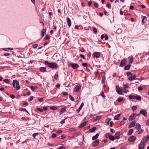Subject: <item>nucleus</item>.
I'll list each match as a JSON object with an SVG mask.
<instances>
[{
  "instance_id": "obj_19",
  "label": "nucleus",
  "mask_w": 149,
  "mask_h": 149,
  "mask_svg": "<svg viewBox=\"0 0 149 149\" xmlns=\"http://www.w3.org/2000/svg\"><path fill=\"white\" fill-rule=\"evenodd\" d=\"M99 136V134L97 133L95 136H93L92 138V140H94L97 139Z\"/></svg>"
},
{
  "instance_id": "obj_62",
  "label": "nucleus",
  "mask_w": 149,
  "mask_h": 149,
  "mask_svg": "<svg viewBox=\"0 0 149 149\" xmlns=\"http://www.w3.org/2000/svg\"><path fill=\"white\" fill-rule=\"evenodd\" d=\"M146 124L147 125L149 126V119L146 122Z\"/></svg>"
},
{
  "instance_id": "obj_38",
  "label": "nucleus",
  "mask_w": 149,
  "mask_h": 149,
  "mask_svg": "<svg viewBox=\"0 0 149 149\" xmlns=\"http://www.w3.org/2000/svg\"><path fill=\"white\" fill-rule=\"evenodd\" d=\"M122 91L125 93H127V92H129V91L127 90H126L125 89H123L122 88Z\"/></svg>"
},
{
  "instance_id": "obj_55",
  "label": "nucleus",
  "mask_w": 149,
  "mask_h": 149,
  "mask_svg": "<svg viewBox=\"0 0 149 149\" xmlns=\"http://www.w3.org/2000/svg\"><path fill=\"white\" fill-rule=\"evenodd\" d=\"M37 109L38 110V111H39L40 112H42L43 111V109H40V108H38Z\"/></svg>"
},
{
  "instance_id": "obj_13",
  "label": "nucleus",
  "mask_w": 149,
  "mask_h": 149,
  "mask_svg": "<svg viewBox=\"0 0 149 149\" xmlns=\"http://www.w3.org/2000/svg\"><path fill=\"white\" fill-rule=\"evenodd\" d=\"M99 143V140H96L93 144V146L94 147L97 146Z\"/></svg>"
},
{
  "instance_id": "obj_51",
  "label": "nucleus",
  "mask_w": 149,
  "mask_h": 149,
  "mask_svg": "<svg viewBox=\"0 0 149 149\" xmlns=\"http://www.w3.org/2000/svg\"><path fill=\"white\" fill-rule=\"evenodd\" d=\"M38 133H34L33 134V135H32V136L33 137H34V138H35V137L36 136V135H38Z\"/></svg>"
},
{
  "instance_id": "obj_11",
  "label": "nucleus",
  "mask_w": 149,
  "mask_h": 149,
  "mask_svg": "<svg viewBox=\"0 0 149 149\" xmlns=\"http://www.w3.org/2000/svg\"><path fill=\"white\" fill-rule=\"evenodd\" d=\"M148 139L146 136H145L142 140L141 142L145 144V143L147 142L148 141Z\"/></svg>"
},
{
  "instance_id": "obj_32",
  "label": "nucleus",
  "mask_w": 149,
  "mask_h": 149,
  "mask_svg": "<svg viewBox=\"0 0 149 149\" xmlns=\"http://www.w3.org/2000/svg\"><path fill=\"white\" fill-rule=\"evenodd\" d=\"M129 59L130 60V63H132L133 60V58L132 56H130L129 57Z\"/></svg>"
},
{
  "instance_id": "obj_6",
  "label": "nucleus",
  "mask_w": 149,
  "mask_h": 149,
  "mask_svg": "<svg viewBox=\"0 0 149 149\" xmlns=\"http://www.w3.org/2000/svg\"><path fill=\"white\" fill-rule=\"evenodd\" d=\"M136 139V137L134 136H132L129 138L128 139V140L130 142H132L134 141Z\"/></svg>"
},
{
  "instance_id": "obj_27",
  "label": "nucleus",
  "mask_w": 149,
  "mask_h": 149,
  "mask_svg": "<svg viewBox=\"0 0 149 149\" xmlns=\"http://www.w3.org/2000/svg\"><path fill=\"white\" fill-rule=\"evenodd\" d=\"M109 139L112 141H113L115 139V137L113 136L110 135L109 138Z\"/></svg>"
},
{
  "instance_id": "obj_17",
  "label": "nucleus",
  "mask_w": 149,
  "mask_h": 149,
  "mask_svg": "<svg viewBox=\"0 0 149 149\" xmlns=\"http://www.w3.org/2000/svg\"><path fill=\"white\" fill-rule=\"evenodd\" d=\"M136 78V76L135 75H133L132 76L128 78L129 80L132 81L134 79Z\"/></svg>"
},
{
  "instance_id": "obj_50",
  "label": "nucleus",
  "mask_w": 149,
  "mask_h": 149,
  "mask_svg": "<svg viewBox=\"0 0 149 149\" xmlns=\"http://www.w3.org/2000/svg\"><path fill=\"white\" fill-rule=\"evenodd\" d=\"M126 74L128 76H129L130 75H132V74L131 72H127Z\"/></svg>"
},
{
  "instance_id": "obj_29",
  "label": "nucleus",
  "mask_w": 149,
  "mask_h": 149,
  "mask_svg": "<svg viewBox=\"0 0 149 149\" xmlns=\"http://www.w3.org/2000/svg\"><path fill=\"white\" fill-rule=\"evenodd\" d=\"M104 38V40H107L108 38V36L105 34H103V38Z\"/></svg>"
},
{
  "instance_id": "obj_56",
  "label": "nucleus",
  "mask_w": 149,
  "mask_h": 149,
  "mask_svg": "<svg viewBox=\"0 0 149 149\" xmlns=\"http://www.w3.org/2000/svg\"><path fill=\"white\" fill-rule=\"evenodd\" d=\"M110 132L112 133L113 134L115 132V131L113 129H111L110 130Z\"/></svg>"
},
{
  "instance_id": "obj_21",
  "label": "nucleus",
  "mask_w": 149,
  "mask_h": 149,
  "mask_svg": "<svg viewBox=\"0 0 149 149\" xmlns=\"http://www.w3.org/2000/svg\"><path fill=\"white\" fill-rule=\"evenodd\" d=\"M93 55L95 57L98 58L100 56V54L99 52H95L93 54Z\"/></svg>"
},
{
  "instance_id": "obj_22",
  "label": "nucleus",
  "mask_w": 149,
  "mask_h": 149,
  "mask_svg": "<svg viewBox=\"0 0 149 149\" xmlns=\"http://www.w3.org/2000/svg\"><path fill=\"white\" fill-rule=\"evenodd\" d=\"M131 65L130 64H128L125 66L124 68V70H128L130 69Z\"/></svg>"
},
{
  "instance_id": "obj_8",
  "label": "nucleus",
  "mask_w": 149,
  "mask_h": 149,
  "mask_svg": "<svg viewBox=\"0 0 149 149\" xmlns=\"http://www.w3.org/2000/svg\"><path fill=\"white\" fill-rule=\"evenodd\" d=\"M145 144L141 142L140 143L139 145V149H143L144 148Z\"/></svg>"
},
{
  "instance_id": "obj_4",
  "label": "nucleus",
  "mask_w": 149,
  "mask_h": 149,
  "mask_svg": "<svg viewBox=\"0 0 149 149\" xmlns=\"http://www.w3.org/2000/svg\"><path fill=\"white\" fill-rule=\"evenodd\" d=\"M140 114H141L143 115L144 116L147 117V112L146 110L144 109H141L140 110L139 113L137 115L138 116Z\"/></svg>"
},
{
  "instance_id": "obj_12",
  "label": "nucleus",
  "mask_w": 149,
  "mask_h": 149,
  "mask_svg": "<svg viewBox=\"0 0 149 149\" xmlns=\"http://www.w3.org/2000/svg\"><path fill=\"white\" fill-rule=\"evenodd\" d=\"M84 105V103H82L79 108L77 110V113H78L80 111L81 109L82 108L83 106Z\"/></svg>"
},
{
  "instance_id": "obj_54",
  "label": "nucleus",
  "mask_w": 149,
  "mask_h": 149,
  "mask_svg": "<svg viewBox=\"0 0 149 149\" xmlns=\"http://www.w3.org/2000/svg\"><path fill=\"white\" fill-rule=\"evenodd\" d=\"M116 32L118 33H120L121 32V30L120 29H118L117 30Z\"/></svg>"
},
{
  "instance_id": "obj_15",
  "label": "nucleus",
  "mask_w": 149,
  "mask_h": 149,
  "mask_svg": "<svg viewBox=\"0 0 149 149\" xmlns=\"http://www.w3.org/2000/svg\"><path fill=\"white\" fill-rule=\"evenodd\" d=\"M39 70L41 72H44L46 71V68L45 67H41L39 68Z\"/></svg>"
},
{
  "instance_id": "obj_64",
  "label": "nucleus",
  "mask_w": 149,
  "mask_h": 149,
  "mask_svg": "<svg viewBox=\"0 0 149 149\" xmlns=\"http://www.w3.org/2000/svg\"><path fill=\"white\" fill-rule=\"evenodd\" d=\"M58 149H65V148L64 147L61 146Z\"/></svg>"
},
{
  "instance_id": "obj_33",
  "label": "nucleus",
  "mask_w": 149,
  "mask_h": 149,
  "mask_svg": "<svg viewBox=\"0 0 149 149\" xmlns=\"http://www.w3.org/2000/svg\"><path fill=\"white\" fill-rule=\"evenodd\" d=\"M135 98H136V99L138 100H141V97L140 96H135Z\"/></svg>"
},
{
  "instance_id": "obj_45",
  "label": "nucleus",
  "mask_w": 149,
  "mask_h": 149,
  "mask_svg": "<svg viewBox=\"0 0 149 149\" xmlns=\"http://www.w3.org/2000/svg\"><path fill=\"white\" fill-rule=\"evenodd\" d=\"M69 130L70 132H73L75 131V129L73 128H71L69 129Z\"/></svg>"
},
{
  "instance_id": "obj_20",
  "label": "nucleus",
  "mask_w": 149,
  "mask_h": 149,
  "mask_svg": "<svg viewBox=\"0 0 149 149\" xmlns=\"http://www.w3.org/2000/svg\"><path fill=\"white\" fill-rule=\"evenodd\" d=\"M46 29H45L42 30V37H44V35L46 34Z\"/></svg>"
},
{
  "instance_id": "obj_52",
  "label": "nucleus",
  "mask_w": 149,
  "mask_h": 149,
  "mask_svg": "<svg viewBox=\"0 0 149 149\" xmlns=\"http://www.w3.org/2000/svg\"><path fill=\"white\" fill-rule=\"evenodd\" d=\"M101 117V116H97L96 118V120H99L100 119Z\"/></svg>"
},
{
  "instance_id": "obj_49",
  "label": "nucleus",
  "mask_w": 149,
  "mask_h": 149,
  "mask_svg": "<svg viewBox=\"0 0 149 149\" xmlns=\"http://www.w3.org/2000/svg\"><path fill=\"white\" fill-rule=\"evenodd\" d=\"M123 99V98H119L118 99V102H120L122 101Z\"/></svg>"
},
{
  "instance_id": "obj_24",
  "label": "nucleus",
  "mask_w": 149,
  "mask_h": 149,
  "mask_svg": "<svg viewBox=\"0 0 149 149\" xmlns=\"http://www.w3.org/2000/svg\"><path fill=\"white\" fill-rule=\"evenodd\" d=\"M140 128H141L140 125L138 123L136 124V126L135 127V128L137 130H139V129H140Z\"/></svg>"
},
{
  "instance_id": "obj_63",
  "label": "nucleus",
  "mask_w": 149,
  "mask_h": 149,
  "mask_svg": "<svg viewBox=\"0 0 149 149\" xmlns=\"http://www.w3.org/2000/svg\"><path fill=\"white\" fill-rule=\"evenodd\" d=\"M10 97L12 99L14 98L15 97V96L13 94L10 95Z\"/></svg>"
},
{
  "instance_id": "obj_53",
  "label": "nucleus",
  "mask_w": 149,
  "mask_h": 149,
  "mask_svg": "<svg viewBox=\"0 0 149 149\" xmlns=\"http://www.w3.org/2000/svg\"><path fill=\"white\" fill-rule=\"evenodd\" d=\"M45 64L47 65V66L49 67V63L47 61H46L45 62Z\"/></svg>"
},
{
  "instance_id": "obj_46",
  "label": "nucleus",
  "mask_w": 149,
  "mask_h": 149,
  "mask_svg": "<svg viewBox=\"0 0 149 149\" xmlns=\"http://www.w3.org/2000/svg\"><path fill=\"white\" fill-rule=\"evenodd\" d=\"M3 81L5 82L6 83H8L9 82V80L8 79H4L3 80Z\"/></svg>"
},
{
  "instance_id": "obj_40",
  "label": "nucleus",
  "mask_w": 149,
  "mask_h": 149,
  "mask_svg": "<svg viewBox=\"0 0 149 149\" xmlns=\"http://www.w3.org/2000/svg\"><path fill=\"white\" fill-rule=\"evenodd\" d=\"M69 96L70 99V100H71L72 101H74V98L72 96L70 95H69Z\"/></svg>"
},
{
  "instance_id": "obj_18",
  "label": "nucleus",
  "mask_w": 149,
  "mask_h": 149,
  "mask_svg": "<svg viewBox=\"0 0 149 149\" xmlns=\"http://www.w3.org/2000/svg\"><path fill=\"white\" fill-rule=\"evenodd\" d=\"M30 88L31 89V90L32 91H34L36 90L37 89V88H38L37 87V86H35L34 87H33L32 86H31L30 87Z\"/></svg>"
},
{
  "instance_id": "obj_14",
  "label": "nucleus",
  "mask_w": 149,
  "mask_h": 149,
  "mask_svg": "<svg viewBox=\"0 0 149 149\" xmlns=\"http://www.w3.org/2000/svg\"><path fill=\"white\" fill-rule=\"evenodd\" d=\"M135 124V121H133L130 125L129 128H130L132 127H134Z\"/></svg>"
},
{
  "instance_id": "obj_57",
  "label": "nucleus",
  "mask_w": 149,
  "mask_h": 149,
  "mask_svg": "<svg viewBox=\"0 0 149 149\" xmlns=\"http://www.w3.org/2000/svg\"><path fill=\"white\" fill-rule=\"evenodd\" d=\"M56 136V134H53L52 136V137L53 138H55Z\"/></svg>"
},
{
  "instance_id": "obj_42",
  "label": "nucleus",
  "mask_w": 149,
  "mask_h": 149,
  "mask_svg": "<svg viewBox=\"0 0 149 149\" xmlns=\"http://www.w3.org/2000/svg\"><path fill=\"white\" fill-rule=\"evenodd\" d=\"M79 56L81 58H82L83 59H85V57L84 55H83V54H80Z\"/></svg>"
},
{
  "instance_id": "obj_43",
  "label": "nucleus",
  "mask_w": 149,
  "mask_h": 149,
  "mask_svg": "<svg viewBox=\"0 0 149 149\" xmlns=\"http://www.w3.org/2000/svg\"><path fill=\"white\" fill-rule=\"evenodd\" d=\"M132 109L133 110V111H134L136 110L137 109V108L136 106H132Z\"/></svg>"
},
{
  "instance_id": "obj_31",
  "label": "nucleus",
  "mask_w": 149,
  "mask_h": 149,
  "mask_svg": "<svg viewBox=\"0 0 149 149\" xmlns=\"http://www.w3.org/2000/svg\"><path fill=\"white\" fill-rule=\"evenodd\" d=\"M57 108L56 107L53 106L50 107V109L53 110H55L57 109Z\"/></svg>"
},
{
  "instance_id": "obj_30",
  "label": "nucleus",
  "mask_w": 149,
  "mask_h": 149,
  "mask_svg": "<svg viewBox=\"0 0 149 149\" xmlns=\"http://www.w3.org/2000/svg\"><path fill=\"white\" fill-rule=\"evenodd\" d=\"M133 132V130L132 129H131L129 130V131L128 133H127V134L128 135H131Z\"/></svg>"
},
{
  "instance_id": "obj_1",
  "label": "nucleus",
  "mask_w": 149,
  "mask_h": 149,
  "mask_svg": "<svg viewBox=\"0 0 149 149\" xmlns=\"http://www.w3.org/2000/svg\"><path fill=\"white\" fill-rule=\"evenodd\" d=\"M13 87L16 90H18L19 89V82L17 80L15 79L13 80Z\"/></svg>"
},
{
  "instance_id": "obj_16",
  "label": "nucleus",
  "mask_w": 149,
  "mask_h": 149,
  "mask_svg": "<svg viewBox=\"0 0 149 149\" xmlns=\"http://www.w3.org/2000/svg\"><path fill=\"white\" fill-rule=\"evenodd\" d=\"M87 123V121H85L83 123H81L79 126V128H81L83 127L86 125V124Z\"/></svg>"
},
{
  "instance_id": "obj_5",
  "label": "nucleus",
  "mask_w": 149,
  "mask_h": 149,
  "mask_svg": "<svg viewBox=\"0 0 149 149\" xmlns=\"http://www.w3.org/2000/svg\"><path fill=\"white\" fill-rule=\"evenodd\" d=\"M70 65L71 67L74 69H77L79 67L78 64L76 63H70Z\"/></svg>"
},
{
  "instance_id": "obj_35",
  "label": "nucleus",
  "mask_w": 149,
  "mask_h": 149,
  "mask_svg": "<svg viewBox=\"0 0 149 149\" xmlns=\"http://www.w3.org/2000/svg\"><path fill=\"white\" fill-rule=\"evenodd\" d=\"M19 110L21 111H24L28 113H29V112H28V111H27L25 109H23L20 108L19 109Z\"/></svg>"
},
{
  "instance_id": "obj_9",
  "label": "nucleus",
  "mask_w": 149,
  "mask_h": 149,
  "mask_svg": "<svg viewBox=\"0 0 149 149\" xmlns=\"http://www.w3.org/2000/svg\"><path fill=\"white\" fill-rule=\"evenodd\" d=\"M120 132H117L115 134V138L117 139H119L120 138Z\"/></svg>"
},
{
  "instance_id": "obj_61",
  "label": "nucleus",
  "mask_w": 149,
  "mask_h": 149,
  "mask_svg": "<svg viewBox=\"0 0 149 149\" xmlns=\"http://www.w3.org/2000/svg\"><path fill=\"white\" fill-rule=\"evenodd\" d=\"M82 65L84 67H86L87 65V63H83L82 64Z\"/></svg>"
},
{
  "instance_id": "obj_2",
  "label": "nucleus",
  "mask_w": 149,
  "mask_h": 149,
  "mask_svg": "<svg viewBox=\"0 0 149 149\" xmlns=\"http://www.w3.org/2000/svg\"><path fill=\"white\" fill-rule=\"evenodd\" d=\"M49 67L52 69H56L58 68V65L55 63H49Z\"/></svg>"
},
{
  "instance_id": "obj_47",
  "label": "nucleus",
  "mask_w": 149,
  "mask_h": 149,
  "mask_svg": "<svg viewBox=\"0 0 149 149\" xmlns=\"http://www.w3.org/2000/svg\"><path fill=\"white\" fill-rule=\"evenodd\" d=\"M110 136V133H107L105 135V137L107 138H109Z\"/></svg>"
},
{
  "instance_id": "obj_60",
  "label": "nucleus",
  "mask_w": 149,
  "mask_h": 149,
  "mask_svg": "<svg viewBox=\"0 0 149 149\" xmlns=\"http://www.w3.org/2000/svg\"><path fill=\"white\" fill-rule=\"evenodd\" d=\"M125 123V122L124 121H121L120 122V124L121 125H124Z\"/></svg>"
},
{
  "instance_id": "obj_34",
  "label": "nucleus",
  "mask_w": 149,
  "mask_h": 149,
  "mask_svg": "<svg viewBox=\"0 0 149 149\" xmlns=\"http://www.w3.org/2000/svg\"><path fill=\"white\" fill-rule=\"evenodd\" d=\"M66 107H64L61 110L60 112L61 113H63L66 111Z\"/></svg>"
},
{
  "instance_id": "obj_48",
  "label": "nucleus",
  "mask_w": 149,
  "mask_h": 149,
  "mask_svg": "<svg viewBox=\"0 0 149 149\" xmlns=\"http://www.w3.org/2000/svg\"><path fill=\"white\" fill-rule=\"evenodd\" d=\"M33 98V96H31L29 98V99L28 100V101H32Z\"/></svg>"
},
{
  "instance_id": "obj_25",
  "label": "nucleus",
  "mask_w": 149,
  "mask_h": 149,
  "mask_svg": "<svg viewBox=\"0 0 149 149\" xmlns=\"http://www.w3.org/2000/svg\"><path fill=\"white\" fill-rule=\"evenodd\" d=\"M120 115H121L120 114H119L115 116L114 117V119L115 120H119V117Z\"/></svg>"
},
{
  "instance_id": "obj_37",
  "label": "nucleus",
  "mask_w": 149,
  "mask_h": 149,
  "mask_svg": "<svg viewBox=\"0 0 149 149\" xmlns=\"http://www.w3.org/2000/svg\"><path fill=\"white\" fill-rule=\"evenodd\" d=\"M3 49L5 51H8L9 50H12L13 49V48H4Z\"/></svg>"
},
{
  "instance_id": "obj_36",
  "label": "nucleus",
  "mask_w": 149,
  "mask_h": 149,
  "mask_svg": "<svg viewBox=\"0 0 149 149\" xmlns=\"http://www.w3.org/2000/svg\"><path fill=\"white\" fill-rule=\"evenodd\" d=\"M143 130L142 129L139 130L137 131V133L138 134H141L143 133Z\"/></svg>"
},
{
  "instance_id": "obj_28",
  "label": "nucleus",
  "mask_w": 149,
  "mask_h": 149,
  "mask_svg": "<svg viewBox=\"0 0 149 149\" xmlns=\"http://www.w3.org/2000/svg\"><path fill=\"white\" fill-rule=\"evenodd\" d=\"M96 127H94L92 128L91 129L89 130V132H92L94 131L96 129Z\"/></svg>"
},
{
  "instance_id": "obj_26",
  "label": "nucleus",
  "mask_w": 149,
  "mask_h": 149,
  "mask_svg": "<svg viewBox=\"0 0 149 149\" xmlns=\"http://www.w3.org/2000/svg\"><path fill=\"white\" fill-rule=\"evenodd\" d=\"M80 89V87L79 86H77L74 89V91L75 92H77Z\"/></svg>"
},
{
  "instance_id": "obj_44",
  "label": "nucleus",
  "mask_w": 149,
  "mask_h": 149,
  "mask_svg": "<svg viewBox=\"0 0 149 149\" xmlns=\"http://www.w3.org/2000/svg\"><path fill=\"white\" fill-rule=\"evenodd\" d=\"M129 98L130 99H133L135 98V96L133 95H130L129 96Z\"/></svg>"
},
{
  "instance_id": "obj_58",
  "label": "nucleus",
  "mask_w": 149,
  "mask_h": 149,
  "mask_svg": "<svg viewBox=\"0 0 149 149\" xmlns=\"http://www.w3.org/2000/svg\"><path fill=\"white\" fill-rule=\"evenodd\" d=\"M113 125V122L112 121H111L110 122V125L111 127H112Z\"/></svg>"
},
{
  "instance_id": "obj_23",
  "label": "nucleus",
  "mask_w": 149,
  "mask_h": 149,
  "mask_svg": "<svg viewBox=\"0 0 149 149\" xmlns=\"http://www.w3.org/2000/svg\"><path fill=\"white\" fill-rule=\"evenodd\" d=\"M135 114L136 113H134L133 114V116H130L129 118V120H133L134 119L133 117L134 116Z\"/></svg>"
},
{
  "instance_id": "obj_39",
  "label": "nucleus",
  "mask_w": 149,
  "mask_h": 149,
  "mask_svg": "<svg viewBox=\"0 0 149 149\" xmlns=\"http://www.w3.org/2000/svg\"><path fill=\"white\" fill-rule=\"evenodd\" d=\"M50 37L47 35L46 36L45 38L44 39L45 40H49V39H50Z\"/></svg>"
},
{
  "instance_id": "obj_10",
  "label": "nucleus",
  "mask_w": 149,
  "mask_h": 149,
  "mask_svg": "<svg viewBox=\"0 0 149 149\" xmlns=\"http://www.w3.org/2000/svg\"><path fill=\"white\" fill-rule=\"evenodd\" d=\"M66 20L68 26L69 27H70L71 25V22L70 19L69 18L67 17L66 19Z\"/></svg>"
},
{
  "instance_id": "obj_59",
  "label": "nucleus",
  "mask_w": 149,
  "mask_h": 149,
  "mask_svg": "<svg viewBox=\"0 0 149 149\" xmlns=\"http://www.w3.org/2000/svg\"><path fill=\"white\" fill-rule=\"evenodd\" d=\"M68 93L67 92H63L62 93V94L64 96H66L68 95Z\"/></svg>"
},
{
  "instance_id": "obj_3",
  "label": "nucleus",
  "mask_w": 149,
  "mask_h": 149,
  "mask_svg": "<svg viewBox=\"0 0 149 149\" xmlns=\"http://www.w3.org/2000/svg\"><path fill=\"white\" fill-rule=\"evenodd\" d=\"M116 91L117 93L119 95H122L123 93H122V87H119L117 86H116Z\"/></svg>"
},
{
  "instance_id": "obj_41",
  "label": "nucleus",
  "mask_w": 149,
  "mask_h": 149,
  "mask_svg": "<svg viewBox=\"0 0 149 149\" xmlns=\"http://www.w3.org/2000/svg\"><path fill=\"white\" fill-rule=\"evenodd\" d=\"M54 79H56V80H57L58 78V73L57 72L56 73L55 75L54 76Z\"/></svg>"
},
{
  "instance_id": "obj_7",
  "label": "nucleus",
  "mask_w": 149,
  "mask_h": 149,
  "mask_svg": "<svg viewBox=\"0 0 149 149\" xmlns=\"http://www.w3.org/2000/svg\"><path fill=\"white\" fill-rule=\"evenodd\" d=\"M127 61L125 59H123L122 60L120 63V66L123 67L125 66L126 64Z\"/></svg>"
}]
</instances>
